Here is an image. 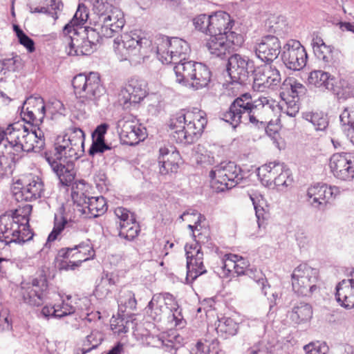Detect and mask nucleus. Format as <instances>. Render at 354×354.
Masks as SVG:
<instances>
[{"instance_id": "a18cd8bd", "label": "nucleus", "mask_w": 354, "mask_h": 354, "mask_svg": "<svg viewBox=\"0 0 354 354\" xmlns=\"http://www.w3.org/2000/svg\"><path fill=\"white\" fill-rule=\"evenodd\" d=\"M71 135L68 138L71 146H79L82 147V152H84L85 133L84 131L76 127L69 128Z\"/></svg>"}, {"instance_id": "7c9ffc66", "label": "nucleus", "mask_w": 354, "mask_h": 354, "mask_svg": "<svg viewBox=\"0 0 354 354\" xmlns=\"http://www.w3.org/2000/svg\"><path fill=\"white\" fill-rule=\"evenodd\" d=\"M335 77L321 70L313 71L308 77V85L320 89L330 90V86Z\"/></svg>"}, {"instance_id": "864d4df0", "label": "nucleus", "mask_w": 354, "mask_h": 354, "mask_svg": "<svg viewBox=\"0 0 354 354\" xmlns=\"http://www.w3.org/2000/svg\"><path fill=\"white\" fill-rule=\"evenodd\" d=\"M75 249L76 248H74V246L60 248L55 259L57 266H59L61 261H67L69 258L74 259H77L78 257L77 254H75Z\"/></svg>"}, {"instance_id": "4be33fe9", "label": "nucleus", "mask_w": 354, "mask_h": 354, "mask_svg": "<svg viewBox=\"0 0 354 354\" xmlns=\"http://www.w3.org/2000/svg\"><path fill=\"white\" fill-rule=\"evenodd\" d=\"M183 221L187 222V226L191 229L192 235L197 241L205 242L208 239V230L201 226V219L203 216L197 211L184 213L181 216Z\"/></svg>"}, {"instance_id": "a211bd4d", "label": "nucleus", "mask_w": 354, "mask_h": 354, "mask_svg": "<svg viewBox=\"0 0 354 354\" xmlns=\"http://www.w3.org/2000/svg\"><path fill=\"white\" fill-rule=\"evenodd\" d=\"M332 196L331 188L325 184L311 186L307 190V201L315 208L324 207Z\"/></svg>"}, {"instance_id": "de8ad7c7", "label": "nucleus", "mask_w": 354, "mask_h": 354, "mask_svg": "<svg viewBox=\"0 0 354 354\" xmlns=\"http://www.w3.org/2000/svg\"><path fill=\"white\" fill-rule=\"evenodd\" d=\"M88 18V12L86 10V7L82 3L79 4L75 14L68 23H71L74 28H78L82 30L83 29L82 26L84 25Z\"/></svg>"}, {"instance_id": "5701e85b", "label": "nucleus", "mask_w": 354, "mask_h": 354, "mask_svg": "<svg viewBox=\"0 0 354 354\" xmlns=\"http://www.w3.org/2000/svg\"><path fill=\"white\" fill-rule=\"evenodd\" d=\"M336 297L341 306L346 308L354 307V279H344L336 288Z\"/></svg>"}, {"instance_id": "2eb2a0df", "label": "nucleus", "mask_w": 354, "mask_h": 354, "mask_svg": "<svg viewBox=\"0 0 354 354\" xmlns=\"http://www.w3.org/2000/svg\"><path fill=\"white\" fill-rule=\"evenodd\" d=\"M181 159L179 151L171 145H165L159 149L158 162L160 173L166 175L176 172Z\"/></svg>"}, {"instance_id": "3c124183", "label": "nucleus", "mask_w": 354, "mask_h": 354, "mask_svg": "<svg viewBox=\"0 0 354 354\" xmlns=\"http://www.w3.org/2000/svg\"><path fill=\"white\" fill-rule=\"evenodd\" d=\"M133 133V120H128L124 122L121 131L119 133L120 143L122 145L133 146V141L131 140L130 134Z\"/></svg>"}, {"instance_id": "6e6d98bb", "label": "nucleus", "mask_w": 354, "mask_h": 354, "mask_svg": "<svg viewBox=\"0 0 354 354\" xmlns=\"http://www.w3.org/2000/svg\"><path fill=\"white\" fill-rule=\"evenodd\" d=\"M25 123L26 122L21 120V121H17L10 124L8 127L13 131L20 133V135H22L24 142L27 144L28 142V138L30 136V127L26 126Z\"/></svg>"}, {"instance_id": "37998d69", "label": "nucleus", "mask_w": 354, "mask_h": 354, "mask_svg": "<svg viewBox=\"0 0 354 354\" xmlns=\"http://www.w3.org/2000/svg\"><path fill=\"white\" fill-rule=\"evenodd\" d=\"M111 8L112 5L106 1L104 2L103 0H101V2L99 0L97 1L94 5V10L98 15L100 21L106 22L112 20V16L110 15Z\"/></svg>"}, {"instance_id": "0eeeda50", "label": "nucleus", "mask_w": 354, "mask_h": 354, "mask_svg": "<svg viewBox=\"0 0 354 354\" xmlns=\"http://www.w3.org/2000/svg\"><path fill=\"white\" fill-rule=\"evenodd\" d=\"M208 35L210 37L207 40L205 46L211 54L217 57L225 55L231 51L237 50L244 41L243 36L239 33Z\"/></svg>"}, {"instance_id": "f03ea898", "label": "nucleus", "mask_w": 354, "mask_h": 354, "mask_svg": "<svg viewBox=\"0 0 354 354\" xmlns=\"http://www.w3.org/2000/svg\"><path fill=\"white\" fill-rule=\"evenodd\" d=\"M207 122L205 113L194 108L173 114L168 122V128L170 136L177 143L189 145L201 138Z\"/></svg>"}, {"instance_id": "72a5a7b5", "label": "nucleus", "mask_w": 354, "mask_h": 354, "mask_svg": "<svg viewBox=\"0 0 354 354\" xmlns=\"http://www.w3.org/2000/svg\"><path fill=\"white\" fill-rule=\"evenodd\" d=\"M156 44L157 57L163 64L176 63L173 54L171 53V48L168 38H158Z\"/></svg>"}, {"instance_id": "13d9d810", "label": "nucleus", "mask_w": 354, "mask_h": 354, "mask_svg": "<svg viewBox=\"0 0 354 354\" xmlns=\"http://www.w3.org/2000/svg\"><path fill=\"white\" fill-rule=\"evenodd\" d=\"M148 94L147 83L145 80H137L134 84V103L140 102Z\"/></svg>"}, {"instance_id": "052dcab7", "label": "nucleus", "mask_w": 354, "mask_h": 354, "mask_svg": "<svg viewBox=\"0 0 354 354\" xmlns=\"http://www.w3.org/2000/svg\"><path fill=\"white\" fill-rule=\"evenodd\" d=\"M341 124L344 130L354 127V108H345L339 116Z\"/></svg>"}, {"instance_id": "473e14b6", "label": "nucleus", "mask_w": 354, "mask_h": 354, "mask_svg": "<svg viewBox=\"0 0 354 354\" xmlns=\"http://www.w3.org/2000/svg\"><path fill=\"white\" fill-rule=\"evenodd\" d=\"M330 90L339 98L346 99L351 96L354 91L353 81L350 78L340 77L332 82Z\"/></svg>"}, {"instance_id": "f8f14e48", "label": "nucleus", "mask_w": 354, "mask_h": 354, "mask_svg": "<svg viewBox=\"0 0 354 354\" xmlns=\"http://www.w3.org/2000/svg\"><path fill=\"white\" fill-rule=\"evenodd\" d=\"M329 167L334 176L341 180L354 178V160L346 153H334L330 158Z\"/></svg>"}, {"instance_id": "69168bd1", "label": "nucleus", "mask_w": 354, "mask_h": 354, "mask_svg": "<svg viewBox=\"0 0 354 354\" xmlns=\"http://www.w3.org/2000/svg\"><path fill=\"white\" fill-rule=\"evenodd\" d=\"M5 136L3 143L5 144H15L23 143L22 135L20 133H17L11 130L8 127L4 129Z\"/></svg>"}, {"instance_id": "774afa93", "label": "nucleus", "mask_w": 354, "mask_h": 354, "mask_svg": "<svg viewBox=\"0 0 354 354\" xmlns=\"http://www.w3.org/2000/svg\"><path fill=\"white\" fill-rule=\"evenodd\" d=\"M318 51H314L316 56L325 62H330L333 59L332 50L330 46L324 44L320 47L318 46Z\"/></svg>"}, {"instance_id": "f704fd0d", "label": "nucleus", "mask_w": 354, "mask_h": 354, "mask_svg": "<svg viewBox=\"0 0 354 354\" xmlns=\"http://www.w3.org/2000/svg\"><path fill=\"white\" fill-rule=\"evenodd\" d=\"M171 53L176 60V62L184 61L189 53V46L187 41L177 37L169 39Z\"/></svg>"}, {"instance_id": "20e7f679", "label": "nucleus", "mask_w": 354, "mask_h": 354, "mask_svg": "<svg viewBox=\"0 0 354 354\" xmlns=\"http://www.w3.org/2000/svg\"><path fill=\"white\" fill-rule=\"evenodd\" d=\"M293 291L298 295L309 297L319 288V270L307 263L299 264L291 275Z\"/></svg>"}, {"instance_id": "09e8293b", "label": "nucleus", "mask_w": 354, "mask_h": 354, "mask_svg": "<svg viewBox=\"0 0 354 354\" xmlns=\"http://www.w3.org/2000/svg\"><path fill=\"white\" fill-rule=\"evenodd\" d=\"M111 149H112L111 145L106 143L105 140L92 139L88 153L90 156L94 157L96 154H102L106 151Z\"/></svg>"}, {"instance_id": "0e129e2a", "label": "nucleus", "mask_w": 354, "mask_h": 354, "mask_svg": "<svg viewBox=\"0 0 354 354\" xmlns=\"http://www.w3.org/2000/svg\"><path fill=\"white\" fill-rule=\"evenodd\" d=\"M268 71L269 75H267V88L277 86L281 82V75L279 71L276 68L268 64Z\"/></svg>"}, {"instance_id": "c9c22d12", "label": "nucleus", "mask_w": 354, "mask_h": 354, "mask_svg": "<svg viewBox=\"0 0 354 354\" xmlns=\"http://www.w3.org/2000/svg\"><path fill=\"white\" fill-rule=\"evenodd\" d=\"M68 221L66 217L62 216L61 221H57V217L55 216L54 225L53 230L49 233L46 242L45 243L44 248L40 250V253H46L48 252V250L50 249L51 243L55 241L59 235L62 234V232L65 229L66 225L67 224Z\"/></svg>"}, {"instance_id": "a878e982", "label": "nucleus", "mask_w": 354, "mask_h": 354, "mask_svg": "<svg viewBox=\"0 0 354 354\" xmlns=\"http://www.w3.org/2000/svg\"><path fill=\"white\" fill-rule=\"evenodd\" d=\"M280 93L281 98L288 104V101L297 100L299 95L305 90L304 86L295 77H289L285 79L281 86Z\"/></svg>"}, {"instance_id": "412c9836", "label": "nucleus", "mask_w": 354, "mask_h": 354, "mask_svg": "<svg viewBox=\"0 0 354 354\" xmlns=\"http://www.w3.org/2000/svg\"><path fill=\"white\" fill-rule=\"evenodd\" d=\"M134 35H136V38H134L136 41L134 45V56L136 57V62L140 64L149 57L152 52V40L149 34L146 32L136 30Z\"/></svg>"}, {"instance_id": "a19ab883", "label": "nucleus", "mask_w": 354, "mask_h": 354, "mask_svg": "<svg viewBox=\"0 0 354 354\" xmlns=\"http://www.w3.org/2000/svg\"><path fill=\"white\" fill-rule=\"evenodd\" d=\"M1 152L19 162L24 156V152H30V149H27L24 143H3V150Z\"/></svg>"}, {"instance_id": "4c0bfd02", "label": "nucleus", "mask_w": 354, "mask_h": 354, "mask_svg": "<svg viewBox=\"0 0 354 354\" xmlns=\"http://www.w3.org/2000/svg\"><path fill=\"white\" fill-rule=\"evenodd\" d=\"M267 75H269L268 64H263L254 70L252 84V88L254 91L259 92L266 91L268 84Z\"/></svg>"}, {"instance_id": "c03bdc74", "label": "nucleus", "mask_w": 354, "mask_h": 354, "mask_svg": "<svg viewBox=\"0 0 354 354\" xmlns=\"http://www.w3.org/2000/svg\"><path fill=\"white\" fill-rule=\"evenodd\" d=\"M133 95V86L129 81V84L122 87L118 93V102L122 106L123 109L131 111L132 105L131 96Z\"/></svg>"}, {"instance_id": "1a4fd4ad", "label": "nucleus", "mask_w": 354, "mask_h": 354, "mask_svg": "<svg viewBox=\"0 0 354 354\" xmlns=\"http://www.w3.org/2000/svg\"><path fill=\"white\" fill-rule=\"evenodd\" d=\"M71 197L74 203L82 207L78 210L86 218H97L107 211V205L103 196L87 197L84 192L75 191L73 186Z\"/></svg>"}, {"instance_id": "680f3d73", "label": "nucleus", "mask_w": 354, "mask_h": 354, "mask_svg": "<svg viewBox=\"0 0 354 354\" xmlns=\"http://www.w3.org/2000/svg\"><path fill=\"white\" fill-rule=\"evenodd\" d=\"M0 63L2 65L3 70L15 72L20 66L21 58L19 55H16L11 58L0 59Z\"/></svg>"}, {"instance_id": "338daca9", "label": "nucleus", "mask_w": 354, "mask_h": 354, "mask_svg": "<svg viewBox=\"0 0 354 354\" xmlns=\"http://www.w3.org/2000/svg\"><path fill=\"white\" fill-rule=\"evenodd\" d=\"M158 299L163 300V306H165V309L169 311L176 310L178 308V304L174 297V296L169 293H165L163 295H156Z\"/></svg>"}, {"instance_id": "c756f323", "label": "nucleus", "mask_w": 354, "mask_h": 354, "mask_svg": "<svg viewBox=\"0 0 354 354\" xmlns=\"http://www.w3.org/2000/svg\"><path fill=\"white\" fill-rule=\"evenodd\" d=\"M174 68V73L176 75V82L184 86L189 85L196 62L192 61L185 62L180 60L176 63Z\"/></svg>"}, {"instance_id": "bf43d9fd", "label": "nucleus", "mask_w": 354, "mask_h": 354, "mask_svg": "<svg viewBox=\"0 0 354 354\" xmlns=\"http://www.w3.org/2000/svg\"><path fill=\"white\" fill-rule=\"evenodd\" d=\"M308 120L313 124L317 131H322L328 126V121L320 113H312L308 115Z\"/></svg>"}, {"instance_id": "ddd939ff", "label": "nucleus", "mask_w": 354, "mask_h": 354, "mask_svg": "<svg viewBox=\"0 0 354 354\" xmlns=\"http://www.w3.org/2000/svg\"><path fill=\"white\" fill-rule=\"evenodd\" d=\"M21 225L9 214L5 213L0 216V242L6 245L12 243L19 245H24L23 238L19 239V228Z\"/></svg>"}, {"instance_id": "ea45409f", "label": "nucleus", "mask_w": 354, "mask_h": 354, "mask_svg": "<svg viewBox=\"0 0 354 354\" xmlns=\"http://www.w3.org/2000/svg\"><path fill=\"white\" fill-rule=\"evenodd\" d=\"M32 210V206L27 204L22 207L19 209H15L6 212V213L9 214L20 224H22L23 221H26L24 227L28 228L30 227V217Z\"/></svg>"}, {"instance_id": "4d7b16f0", "label": "nucleus", "mask_w": 354, "mask_h": 354, "mask_svg": "<svg viewBox=\"0 0 354 354\" xmlns=\"http://www.w3.org/2000/svg\"><path fill=\"white\" fill-rule=\"evenodd\" d=\"M74 312V308L71 305L65 304L63 301L62 304L53 306L52 315L53 317L61 319L64 317L73 314Z\"/></svg>"}, {"instance_id": "bb28decb", "label": "nucleus", "mask_w": 354, "mask_h": 354, "mask_svg": "<svg viewBox=\"0 0 354 354\" xmlns=\"http://www.w3.org/2000/svg\"><path fill=\"white\" fill-rule=\"evenodd\" d=\"M211 80V72L204 64L196 62L192 77L189 85L195 89H200L208 85Z\"/></svg>"}, {"instance_id": "58836bf2", "label": "nucleus", "mask_w": 354, "mask_h": 354, "mask_svg": "<svg viewBox=\"0 0 354 354\" xmlns=\"http://www.w3.org/2000/svg\"><path fill=\"white\" fill-rule=\"evenodd\" d=\"M162 301L155 295L149 303L147 313L154 321L161 320L162 315L167 312Z\"/></svg>"}, {"instance_id": "6e6552de", "label": "nucleus", "mask_w": 354, "mask_h": 354, "mask_svg": "<svg viewBox=\"0 0 354 354\" xmlns=\"http://www.w3.org/2000/svg\"><path fill=\"white\" fill-rule=\"evenodd\" d=\"M74 28L71 23H67L63 28L65 41L68 43L66 51L69 56L90 55L93 53L83 32Z\"/></svg>"}, {"instance_id": "393cba45", "label": "nucleus", "mask_w": 354, "mask_h": 354, "mask_svg": "<svg viewBox=\"0 0 354 354\" xmlns=\"http://www.w3.org/2000/svg\"><path fill=\"white\" fill-rule=\"evenodd\" d=\"M57 160L64 167L59 169L61 171L57 174L59 184L63 187H69L76 176V171L74 170L75 161L67 156L66 152L64 153L62 158Z\"/></svg>"}, {"instance_id": "2f4dec72", "label": "nucleus", "mask_w": 354, "mask_h": 354, "mask_svg": "<svg viewBox=\"0 0 354 354\" xmlns=\"http://www.w3.org/2000/svg\"><path fill=\"white\" fill-rule=\"evenodd\" d=\"M313 315V310L311 305L308 303L300 302L292 308L290 316L296 324H301L310 321Z\"/></svg>"}, {"instance_id": "8fccbe9b", "label": "nucleus", "mask_w": 354, "mask_h": 354, "mask_svg": "<svg viewBox=\"0 0 354 354\" xmlns=\"http://www.w3.org/2000/svg\"><path fill=\"white\" fill-rule=\"evenodd\" d=\"M195 354H218V345L214 341L199 340L196 345Z\"/></svg>"}, {"instance_id": "f3484780", "label": "nucleus", "mask_w": 354, "mask_h": 354, "mask_svg": "<svg viewBox=\"0 0 354 354\" xmlns=\"http://www.w3.org/2000/svg\"><path fill=\"white\" fill-rule=\"evenodd\" d=\"M222 269L225 277L232 274L237 275L248 274L249 261L241 256L226 254L223 259Z\"/></svg>"}, {"instance_id": "7ed1b4c3", "label": "nucleus", "mask_w": 354, "mask_h": 354, "mask_svg": "<svg viewBox=\"0 0 354 354\" xmlns=\"http://www.w3.org/2000/svg\"><path fill=\"white\" fill-rule=\"evenodd\" d=\"M235 21L230 15L225 11H216L211 15L201 14L193 19L195 28L205 35H228L232 31Z\"/></svg>"}, {"instance_id": "b1692460", "label": "nucleus", "mask_w": 354, "mask_h": 354, "mask_svg": "<svg viewBox=\"0 0 354 354\" xmlns=\"http://www.w3.org/2000/svg\"><path fill=\"white\" fill-rule=\"evenodd\" d=\"M248 65L249 59L235 54L229 58L227 70L232 79L242 80L248 76Z\"/></svg>"}, {"instance_id": "e2e57ef3", "label": "nucleus", "mask_w": 354, "mask_h": 354, "mask_svg": "<svg viewBox=\"0 0 354 354\" xmlns=\"http://www.w3.org/2000/svg\"><path fill=\"white\" fill-rule=\"evenodd\" d=\"M292 178L289 176L287 171L283 169V167H281V171L279 174L277 175L276 180L273 182L272 185H274L277 188L287 187L292 185Z\"/></svg>"}, {"instance_id": "cd10ccee", "label": "nucleus", "mask_w": 354, "mask_h": 354, "mask_svg": "<svg viewBox=\"0 0 354 354\" xmlns=\"http://www.w3.org/2000/svg\"><path fill=\"white\" fill-rule=\"evenodd\" d=\"M41 183L33 180L26 187H14L12 192L17 201H31L39 196V190Z\"/></svg>"}, {"instance_id": "9b49d317", "label": "nucleus", "mask_w": 354, "mask_h": 354, "mask_svg": "<svg viewBox=\"0 0 354 354\" xmlns=\"http://www.w3.org/2000/svg\"><path fill=\"white\" fill-rule=\"evenodd\" d=\"M196 241L191 243H187L185 246L187 257V277L192 280L196 279L200 275L206 272V268L203 263V253Z\"/></svg>"}, {"instance_id": "4468645a", "label": "nucleus", "mask_w": 354, "mask_h": 354, "mask_svg": "<svg viewBox=\"0 0 354 354\" xmlns=\"http://www.w3.org/2000/svg\"><path fill=\"white\" fill-rule=\"evenodd\" d=\"M48 280L46 278H35L27 287L21 286L22 297L24 303L31 306H40L43 304L48 290Z\"/></svg>"}, {"instance_id": "aec40b11", "label": "nucleus", "mask_w": 354, "mask_h": 354, "mask_svg": "<svg viewBox=\"0 0 354 354\" xmlns=\"http://www.w3.org/2000/svg\"><path fill=\"white\" fill-rule=\"evenodd\" d=\"M114 213L119 218V233L120 238L127 241H133V213L123 207H118L115 209Z\"/></svg>"}, {"instance_id": "e433bc0d", "label": "nucleus", "mask_w": 354, "mask_h": 354, "mask_svg": "<svg viewBox=\"0 0 354 354\" xmlns=\"http://www.w3.org/2000/svg\"><path fill=\"white\" fill-rule=\"evenodd\" d=\"M239 328V324L231 317H225L218 320L216 330L218 334L224 338L235 335Z\"/></svg>"}, {"instance_id": "5fc2aeb1", "label": "nucleus", "mask_w": 354, "mask_h": 354, "mask_svg": "<svg viewBox=\"0 0 354 354\" xmlns=\"http://www.w3.org/2000/svg\"><path fill=\"white\" fill-rule=\"evenodd\" d=\"M304 349L306 354H328V346L325 342H310L304 346Z\"/></svg>"}, {"instance_id": "6ab92c4d", "label": "nucleus", "mask_w": 354, "mask_h": 354, "mask_svg": "<svg viewBox=\"0 0 354 354\" xmlns=\"http://www.w3.org/2000/svg\"><path fill=\"white\" fill-rule=\"evenodd\" d=\"M114 48L120 62L128 61L131 65L133 55V30L124 32L114 39Z\"/></svg>"}, {"instance_id": "c85d7f7f", "label": "nucleus", "mask_w": 354, "mask_h": 354, "mask_svg": "<svg viewBox=\"0 0 354 354\" xmlns=\"http://www.w3.org/2000/svg\"><path fill=\"white\" fill-rule=\"evenodd\" d=\"M282 165L279 162H269L262 165L258 169V176L262 184L270 186L276 180L277 175L281 171Z\"/></svg>"}, {"instance_id": "423d86ee", "label": "nucleus", "mask_w": 354, "mask_h": 354, "mask_svg": "<svg viewBox=\"0 0 354 354\" xmlns=\"http://www.w3.org/2000/svg\"><path fill=\"white\" fill-rule=\"evenodd\" d=\"M210 185L216 192L230 189L241 179L240 169L232 162L214 167L209 173Z\"/></svg>"}, {"instance_id": "39448f33", "label": "nucleus", "mask_w": 354, "mask_h": 354, "mask_svg": "<svg viewBox=\"0 0 354 354\" xmlns=\"http://www.w3.org/2000/svg\"><path fill=\"white\" fill-rule=\"evenodd\" d=\"M72 86L75 93H84L82 97L93 101H97L106 92L98 72L76 75L72 80Z\"/></svg>"}, {"instance_id": "603ef678", "label": "nucleus", "mask_w": 354, "mask_h": 354, "mask_svg": "<svg viewBox=\"0 0 354 354\" xmlns=\"http://www.w3.org/2000/svg\"><path fill=\"white\" fill-rule=\"evenodd\" d=\"M84 35L87 39V42L90 47H93V52L96 50L97 44L102 39V37L99 32L96 30V29L91 27H84V29H82Z\"/></svg>"}, {"instance_id": "f257e3e1", "label": "nucleus", "mask_w": 354, "mask_h": 354, "mask_svg": "<svg viewBox=\"0 0 354 354\" xmlns=\"http://www.w3.org/2000/svg\"><path fill=\"white\" fill-rule=\"evenodd\" d=\"M279 113V106L274 100L261 96L252 103L250 95L245 93L233 102L229 110L223 114V119L234 127L247 121L254 124L268 123L266 133L277 138L281 129L277 115Z\"/></svg>"}, {"instance_id": "79ce46f5", "label": "nucleus", "mask_w": 354, "mask_h": 354, "mask_svg": "<svg viewBox=\"0 0 354 354\" xmlns=\"http://www.w3.org/2000/svg\"><path fill=\"white\" fill-rule=\"evenodd\" d=\"M74 248H76L75 251L78 258L84 260V261L93 259L95 256V252L90 239L80 242L79 244L74 245Z\"/></svg>"}, {"instance_id": "9d476101", "label": "nucleus", "mask_w": 354, "mask_h": 354, "mask_svg": "<svg viewBox=\"0 0 354 354\" xmlns=\"http://www.w3.org/2000/svg\"><path fill=\"white\" fill-rule=\"evenodd\" d=\"M282 57L288 68L299 71L306 66L308 57L304 47L299 41L290 39L283 46Z\"/></svg>"}, {"instance_id": "49530a36", "label": "nucleus", "mask_w": 354, "mask_h": 354, "mask_svg": "<svg viewBox=\"0 0 354 354\" xmlns=\"http://www.w3.org/2000/svg\"><path fill=\"white\" fill-rule=\"evenodd\" d=\"M17 162V161L10 156L0 152V177L12 175Z\"/></svg>"}, {"instance_id": "dca6fc26", "label": "nucleus", "mask_w": 354, "mask_h": 354, "mask_svg": "<svg viewBox=\"0 0 354 354\" xmlns=\"http://www.w3.org/2000/svg\"><path fill=\"white\" fill-rule=\"evenodd\" d=\"M281 48V42L277 37L266 35L257 44L255 53L263 62H271L278 57Z\"/></svg>"}]
</instances>
